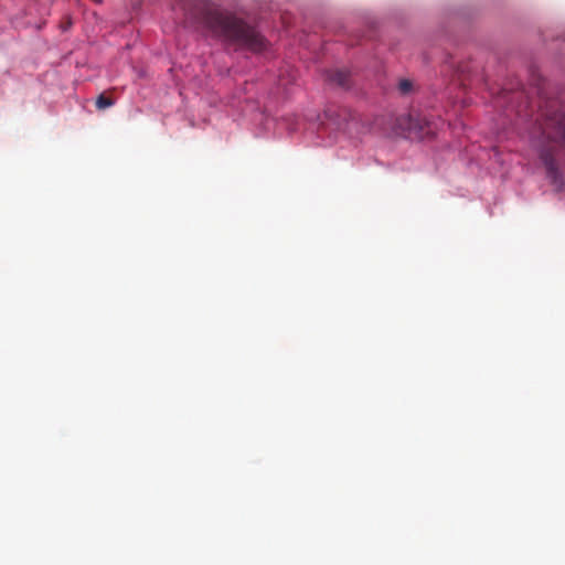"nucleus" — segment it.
<instances>
[{"label": "nucleus", "mask_w": 565, "mask_h": 565, "mask_svg": "<svg viewBox=\"0 0 565 565\" xmlns=\"http://www.w3.org/2000/svg\"><path fill=\"white\" fill-rule=\"evenodd\" d=\"M189 19L204 25L215 38L230 45L260 52L266 40L242 19L223 13L206 0H177Z\"/></svg>", "instance_id": "obj_1"}, {"label": "nucleus", "mask_w": 565, "mask_h": 565, "mask_svg": "<svg viewBox=\"0 0 565 565\" xmlns=\"http://www.w3.org/2000/svg\"><path fill=\"white\" fill-rule=\"evenodd\" d=\"M530 140L539 151L547 178L554 185H562L557 153H565V113L554 108L541 111L530 131Z\"/></svg>", "instance_id": "obj_2"}, {"label": "nucleus", "mask_w": 565, "mask_h": 565, "mask_svg": "<svg viewBox=\"0 0 565 565\" xmlns=\"http://www.w3.org/2000/svg\"><path fill=\"white\" fill-rule=\"evenodd\" d=\"M398 122L406 129L407 137L413 139H424L435 134L436 124L426 115L412 111L405 117H401Z\"/></svg>", "instance_id": "obj_3"}, {"label": "nucleus", "mask_w": 565, "mask_h": 565, "mask_svg": "<svg viewBox=\"0 0 565 565\" xmlns=\"http://www.w3.org/2000/svg\"><path fill=\"white\" fill-rule=\"evenodd\" d=\"M328 81L339 87L347 88L350 85V73L347 70H333L328 72Z\"/></svg>", "instance_id": "obj_4"}, {"label": "nucleus", "mask_w": 565, "mask_h": 565, "mask_svg": "<svg viewBox=\"0 0 565 565\" xmlns=\"http://www.w3.org/2000/svg\"><path fill=\"white\" fill-rule=\"evenodd\" d=\"M398 90L402 95H408L414 90V84L411 79L402 78L398 82Z\"/></svg>", "instance_id": "obj_5"}, {"label": "nucleus", "mask_w": 565, "mask_h": 565, "mask_svg": "<svg viewBox=\"0 0 565 565\" xmlns=\"http://www.w3.org/2000/svg\"><path fill=\"white\" fill-rule=\"evenodd\" d=\"M114 105V99L107 97L105 94H100L96 99V107L99 110H104Z\"/></svg>", "instance_id": "obj_6"}]
</instances>
